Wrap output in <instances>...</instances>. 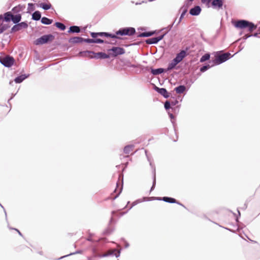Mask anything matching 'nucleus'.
Here are the masks:
<instances>
[{
    "label": "nucleus",
    "instance_id": "nucleus-25",
    "mask_svg": "<svg viewBox=\"0 0 260 260\" xmlns=\"http://www.w3.org/2000/svg\"><path fill=\"white\" fill-rule=\"evenodd\" d=\"M164 71V70L162 68H159L157 69H152L151 70V73L153 75H158L162 73H163Z\"/></svg>",
    "mask_w": 260,
    "mask_h": 260
},
{
    "label": "nucleus",
    "instance_id": "nucleus-42",
    "mask_svg": "<svg viewBox=\"0 0 260 260\" xmlns=\"http://www.w3.org/2000/svg\"><path fill=\"white\" fill-rule=\"evenodd\" d=\"M121 191V188H120L119 189V191H118V193H117L116 196H117L120 193Z\"/></svg>",
    "mask_w": 260,
    "mask_h": 260
},
{
    "label": "nucleus",
    "instance_id": "nucleus-40",
    "mask_svg": "<svg viewBox=\"0 0 260 260\" xmlns=\"http://www.w3.org/2000/svg\"><path fill=\"white\" fill-rule=\"evenodd\" d=\"M251 35H248V34H246L244 36V39H247L248 38H249V37H250Z\"/></svg>",
    "mask_w": 260,
    "mask_h": 260
},
{
    "label": "nucleus",
    "instance_id": "nucleus-21",
    "mask_svg": "<svg viewBox=\"0 0 260 260\" xmlns=\"http://www.w3.org/2000/svg\"><path fill=\"white\" fill-rule=\"evenodd\" d=\"M155 31H149V32H144L141 33L138 35L139 37H148L152 36L154 34H155Z\"/></svg>",
    "mask_w": 260,
    "mask_h": 260
},
{
    "label": "nucleus",
    "instance_id": "nucleus-15",
    "mask_svg": "<svg viewBox=\"0 0 260 260\" xmlns=\"http://www.w3.org/2000/svg\"><path fill=\"white\" fill-rule=\"evenodd\" d=\"M83 38L79 37H75L71 38L69 40V42L71 43H81L83 41Z\"/></svg>",
    "mask_w": 260,
    "mask_h": 260
},
{
    "label": "nucleus",
    "instance_id": "nucleus-2",
    "mask_svg": "<svg viewBox=\"0 0 260 260\" xmlns=\"http://www.w3.org/2000/svg\"><path fill=\"white\" fill-rule=\"evenodd\" d=\"M54 39V37L52 35H44L40 38L37 39L35 41V44L37 45L44 44L47 43L49 41H52Z\"/></svg>",
    "mask_w": 260,
    "mask_h": 260
},
{
    "label": "nucleus",
    "instance_id": "nucleus-17",
    "mask_svg": "<svg viewBox=\"0 0 260 260\" xmlns=\"http://www.w3.org/2000/svg\"><path fill=\"white\" fill-rule=\"evenodd\" d=\"M21 14H17L16 15L13 14L12 21L13 22V23L16 24V23H18L21 20Z\"/></svg>",
    "mask_w": 260,
    "mask_h": 260
},
{
    "label": "nucleus",
    "instance_id": "nucleus-33",
    "mask_svg": "<svg viewBox=\"0 0 260 260\" xmlns=\"http://www.w3.org/2000/svg\"><path fill=\"white\" fill-rule=\"evenodd\" d=\"M94 43H104V41L101 39H94Z\"/></svg>",
    "mask_w": 260,
    "mask_h": 260
},
{
    "label": "nucleus",
    "instance_id": "nucleus-46",
    "mask_svg": "<svg viewBox=\"0 0 260 260\" xmlns=\"http://www.w3.org/2000/svg\"><path fill=\"white\" fill-rule=\"evenodd\" d=\"M87 240H88V241H90V238H88Z\"/></svg>",
    "mask_w": 260,
    "mask_h": 260
},
{
    "label": "nucleus",
    "instance_id": "nucleus-47",
    "mask_svg": "<svg viewBox=\"0 0 260 260\" xmlns=\"http://www.w3.org/2000/svg\"><path fill=\"white\" fill-rule=\"evenodd\" d=\"M1 18H2V17L1 16H0V19H1Z\"/></svg>",
    "mask_w": 260,
    "mask_h": 260
},
{
    "label": "nucleus",
    "instance_id": "nucleus-16",
    "mask_svg": "<svg viewBox=\"0 0 260 260\" xmlns=\"http://www.w3.org/2000/svg\"><path fill=\"white\" fill-rule=\"evenodd\" d=\"M109 54H107L103 52H99L96 54V55L95 56V57L100 58H109L111 55H110V52H108Z\"/></svg>",
    "mask_w": 260,
    "mask_h": 260
},
{
    "label": "nucleus",
    "instance_id": "nucleus-34",
    "mask_svg": "<svg viewBox=\"0 0 260 260\" xmlns=\"http://www.w3.org/2000/svg\"><path fill=\"white\" fill-rule=\"evenodd\" d=\"M165 108L167 110L169 109L170 108V103L169 102H166V103H165Z\"/></svg>",
    "mask_w": 260,
    "mask_h": 260
},
{
    "label": "nucleus",
    "instance_id": "nucleus-5",
    "mask_svg": "<svg viewBox=\"0 0 260 260\" xmlns=\"http://www.w3.org/2000/svg\"><path fill=\"white\" fill-rule=\"evenodd\" d=\"M110 52L111 57H116L119 55H122L125 53V50L123 48L119 47H113L112 49L108 50Z\"/></svg>",
    "mask_w": 260,
    "mask_h": 260
},
{
    "label": "nucleus",
    "instance_id": "nucleus-6",
    "mask_svg": "<svg viewBox=\"0 0 260 260\" xmlns=\"http://www.w3.org/2000/svg\"><path fill=\"white\" fill-rule=\"evenodd\" d=\"M231 54L230 53H225L220 54L216 57L215 59V63L220 64L222 63L230 58Z\"/></svg>",
    "mask_w": 260,
    "mask_h": 260
},
{
    "label": "nucleus",
    "instance_id": "nucleus-44",
    "mask_svg": "<svg viewBox=\"0 0 260 260\" xmlns=\"http://www.w3.org/2000/svg\"><path fill=\"white\" fill-rule=\"evenodd\" d=\"M117 189H115V192H117Z\"/></svg>",
    "mask_w": 260,
    "mask_h": 260
},
{
    "label": "nucleus",
    "instance_id": "nucleus-8",
    "mask_svg": "<svg viewBox=\"0 0 260 260\" xmlns=\"http://www.w3.org/2000/svg\"><path fill=\"white\" fill-rule=\"evenodd\" d=\"M91 36L93 38H96L98 36H105L107 37H110L112 38H119L118 37L116 36L115 34H111L108 32H91Z\"/></svg>",
    "mask_w": 260,
    "mask_h": 260
},
{
    "label": "nucleus",
    "instance_id": "nucleus-32",
    "mask_svg": "<svg viewBox=\"0 0 260 260\" xmlns=\"http://www.w3.org/2000/svg\"><path fill=\"white\" fill-rule=\"evenodd\" d=\"M210 66L209 65H207V66H203V67H202L201 69H200V71L201 72H204L205 71H206L207 70H208V69L210 68Z\"/></svg>",
    "mask_w": 260,
    "mask_h": 260
},
{
    "label": "nucleus",
    "instance_id": "nucleus-27",
    "mask_svg": "<svg viewBox=\"0 0 260 260\" xmlns=\"http://www.w3.org/2000/svg\"><path fill=\"white\" fill-rule=\"evenodd\" d=\"M26 78V77L25 75H22L19 77H16L15 79V81L17 83H20L21 82H22L23 80H24Z\"/></svg>",
    "mask_w": 260,
    "mask_h": 260
},
{
    "label": "nucleus",
    "instance_id": "nucleus-4",
    "mask_svg": "<svg viewBox=\"0 0 260 260\" xmlns=\"http://www.w3.org/2000/svg\"><path fill=\"white\" fill-rule=\"evenodd\" d=\"M14 59L13 57L7 55L5 57H0V62L6 67H11L14 63Z\"/></svg>",
    "mask_w": 260,
    "mask_h": 260
},
{
    "label": "nucleus",
    "instance_id": "nucleus-39",
    "mask_svg": "<svg viewBox=\"0 0 260 260\" xmlns=\"http://www.w3.org/2000/svg\"><path fill=\"white\" fill-rule=\"evenodd\" d=\"M5 29H6V28H4V27H1L0 28V34L2 33Z\"/></svg>",
    "mask_w": 260,
    "mask_h": 260
},
{
    "label": "nucleus",
    "instance_id": "nucleus-26",
    "mask_svg": "<svg viewBox=\"0 0 260 260\" xmlns=\"http://www.w3.org/2000/svg\"><path fill=\"white\" fill-rule=\"evenodd\" d=\"M52 20L45 17H43L41 19L42 23L45 24H50L52 23Z\"/></svg>",
    "mask_w": 260,
    "mask_h": 260
},
{
    "label": "nucleus",
    "instance_id": "nucleus-35",
    "mask_svg": "<svg viewBox=\"0 0 260 260\" xmlns=\"http://www.w3.org/2000/svg\"><path fill=\"white\" fill-rule=\"evenodd\" d=\"M84 41L87 43H94V39H85Z\"/></svg>",
    "mask_w": 260,
    "mask_h": 260
},
{
    "label": "nucleus",
    "instance_id": "nucleus-29",
    "mask_svg": "<svg viewBox=\"0 0 260 260\" xmlns=\"http://www.w3.org/2000/svg\"><path fill=\"white\" fill-rule=\"evenodd\" d=\"M40 7L43 9L47 10L50 9L51 5L50 4L41 3Z\"/></svg>",
    "mask_w": 260,
    "mask_h": 260
},
{
    "label": "nucleus",
    "instance_id": "nucleus-36",
    "mask_svg": "<svg viewBox=\"0 0 260 260\" xmlns=\"http://www.w3.org/2000/svg\"><path fill=\"white\" fill-rule=\"evenodd\" d=\"M155 178L154 177V178H153V185H152V186L151 187V190H152L154 188V187L155 186Z\"/></svg>",
    "mask_w": 260,
    "mask_h": 260
},
{
    "label": "nucleus",
    "instance_id": "nucleus-24",
    "mask_svg": "<svg viewBox=\"0 0 260 260\" xmlns=\"http://www.w3.org/2000/svg\"><path fill=\"white\" fill-rule=\"evenodd\" d=\"M41 17V13L39 11L35 12L32 15V19L35 20H39Z\"/></svg>",
    "mask_w": 260,
    "mask_h": 260
},
{
    "label": "nucleus",
    "instance_id": "nucleus-20",
    "mask_svg": "<svg viewBox=\"0 0 260 260\" xmlns=\"http://www.w3.org/2000/svg\"><path fill=\"white\" fill-rule=\"evenodd\" d=\"M186 89V87L184 85H180L175 88L176 93L180 94L183 93Z\"/></svg>",
    "mask_w": 260,
    "mask_h": 260
},
{
    "label": "nucleus",
    "instance_id": "nucleus-9",
    "mask_svg": "<svg viewBox=\"0 0 260 260\" xmlns=\"http://www.w3.org/2000/svg\"><path fill=\"white\" fill-rule=\"evenodd\" d=\"M164 37V35H162L158 37L148 39L146 40L145 42L147 44H156L159 41L163 39Z\"/></svg>",
    "mask_w": 260,
    "mask_h": 260
},
{
    "label": "nucleus",
    "instance_id": "nucleus-22",
    "mask_svg": "<svg viewBox=\"0 0 260 260\" xmlns=\"http://www.w3.org/2000/svg\"><path fill=\"white\" fill-rule=\"evenodd\" d=\"M80 31V29L79 27L77 26H72L70 27V29L69 30V32H79Z\"/></svg>",
    "mask_w": 260,
    "mask_h": 260
},
{
    "label": "nucleus",
    "instance_id": "nucleus-3",
    "mask_svg": "<svg viewBox=\"0 0 260 260\" xmlns=\"http://www.w3.org/2000/svg\"><path fill=\"white\" fill-rule=\"evenodd\" d=\"M135 33V29L133 27H126L124 28L120 29L119 30L116 32L115 35L120 36H132Z\"/></svg>",
    "mask_w": 260,
    "mask_h": 260
},
{
    "label": "nucleus",
    "instance_id": "nucleus-23",
    "mask_svg": "<svg viewBox=\"0 0 260 260\" xmlns=\"http://www.w3.org/2000/svg\"><path fill=\"white\" fill-rule=\"evenodd\" d=\"M133 145H128L124 148L123 151L126 154H128L133 151Z\"/></svg>",
    "mask_w": 260,
    "mask_h": 260
},
{
    "label": "nucleus",
    "instance_id": "nucleus-31",
    "mask_svg": "<svg viewBox=\"0 0 260 260\" xmlns=\"http://www.w3.org/2000/svg\"><path fill=\"white\" fill-rule=\"evenodd\" d=\"M212 0H201V2L203 4H205L207 7H210V3Z\"/></svg>",
    "mask_w": 260,
    "mask_h": 260
},
{
    "label": "nucleus",
    "instance_id": "nucleus-1",
    "mask_svg": "<svg viewBox=\"0 0 260 260\" xmlns=\"http://www.w3.org/2000/svg\"><path fill=\"white\" fill-rule=\"evenodd\" d=\"M233 24L235 27L240 29H247V31L249 33L255 29L257 27L256 25L253 23L249 22L245 20H240L235 21Z\"/></svg>",
    "mask_w": 260,
    "mask_h": 260
},
{
    "label": "nucleus",
    "instance_id": "nucleus-43",
    "mask_svg": "<svg viewBox=\"0 0 260 260\" xmlns=\"http://www.w3.org/2000/svg\"><path fill=\"white\" fill-rule=\"evenodd\" d=\"M257 34H256V33L254 34V36H255V37L257 36Z\"/></svg>",
    "mask_w": 260,
    "mask_h": 260
},
{
    "label": "nucleus",
    "instance_id": "nucleus-14",
    "mask_svg": "<svg viewBox=\"0 0 260 260\" xmlns=\"http://www.w3.org/2000/svg\"><path fill=\"white\" fill-rule=\"evenodd\" d=\"M158 200H162L165 202L170 203H177V204H180L182 206V205L181 204L178 203L177 201V200L174 198L165 197H163L162 199L159 198Z\"/></svg>",
    "mask_w": 260,
    "mask_h": 260
},
{
    "label": "nucleus",
    "instance_id": "nucleus-11",
    "mask_svg": "<svg viewBox=\"0 0 260 260\" xmlns=\"http://www.w3.org/2000/svg\"><path fill=\"white\" fill-rule=\"evenodd\" d=\"M155 90H156L161 95H163L165 98H168L169 97V93L168 92L167 90L165 88H160L156 86L155 87Z\"/></svg>",
    "mask_w": 260,
    "mask_h": 260
},
{
    "label": "nucleus",
    "instance_id": "nucleus-18",
    "mask_svg": "<svg viewBox=\"0 0 260 260\" xmlns=\"http://www.w3.org/2000/svg\"><path fill=\"white\" fill-rule=\"evenodd\" d=\"M178 62L175 60L174 59L168 64V68L167 69V71H170L176 66V65L178 64Z\"/></svg>",
    "mask_w": 260,
    "mask_h": 260
},
{
    "label": "nucleus",
    "instance_id": "nucleus-38",
    "mask_svg": "<svg viewBox=\"0 0 260 260\" xmlns=\"http://www.w3.org/2000/svg\"><path fill=\"white\" fill-rule=\"evenodd\" d=\"M17 9H19V8L18 7H15L13 9L12 11L14 12L15 11H18L19 10H17Z\"/></svg>",
    "mask_w": 260,
    "mask_h": 260
},
{
    "label": "nucleus",
    "instance_id": "nucleus-30",
    "mask_svg": "<svg viewBox=\"0 0 260 260\" xmlns=\"http://www.w3.org/2000/svg\"><path fill=\"white\" fill-rule=\"evenodd\" d=\"M210 58V54L208 53L205 54L200 59V61L201 62H204Z\"/></svg>",
    "mask_w": 260,
    "mask_h": 260
},
{
    "label": "nucleus",
    "instance_id": "nucleus-19",
    "mask_svg": "<svg viewBox=\"0 0 260 260\" xmlns=\"http://www.w3.org/2000/svg\"><path fill=\"white\" fill-rule=\"evenodd\" d=\"M13 14L11 12H8L4 14V20L7 22L12 20Z\"/></svg>",
    "mask_w": 260,
    "mask_h": 260
},
{
    "label": "nucleus",
    "instance_id": "nucleus-12",
    "mask_svg": "<svg viewBox=\"0 0 260 260\" xmlns=\"http://www.w3.org/2000/svg\"><path fill=\"white\" fill-rule=\"evenodd\" d=\"M211 4L214 8H220L223 5V0H213Z\"/></svg>",
    "mask_w": 260,
    "mask_h": 260
},
{
    "label": "nucleus",
    "instance_id": "nucleus-45",
    "mask_svg": "<svg viewBox=\"0 0 260 260\" xmlns=\"http://www.w3.org/2000/svg\"><path fill=\"white\" fill-rule=\"evenodd\" d=\"M106 255H107V254H104L103 256H106Z\"/></svg>",
    "mask_w": 260,
    "mask_h": 260
},
{
    "label": "nucleus",
    "instance_id": "nucleus-28",
    "mask_svg": "<svg viewBox=\"0 0 260 260\" xmlns=\"http://www.w3.org/2000/svg\"><path fill=\"white\" fill-rule=\"evenodd\" d=\"M55 25L61 30H64L66 29V26L62 23L56 22Z\"/></svg>",
    "mask_w": 260,
    "mask_h": 260
},
{
    "label": "nucleus",
    "instance_id": "nucleus-41",
    "mask_svg": "<svg viewBox=\"0 0 260 260\" xmlns=\"http://www.w3.org/2000/svg\"><path fill=\"white\" fill-rule=\"evenodd\" d=\"M14 230H16L20 236H22L21 233L18 230L16 229H15Z\"/></svg>",
    "mask_w": 260,
    "mask_h": 260
},
{
    "label": "nucleus",
    "instance_id": "nucleus-10",
    "mask_svg": "<svg viewBox=\"0 0 260 260\" xmlns=\"http://www.w3.org/2000/svg\"><path fill=\"white\" fill-rule=\"evenodd\" d=\"M187 55L186 52L184 50H182L180 51V53H178L176 56V57L174 58L175 60H176L178 63H179L180 62H181L183 59Z\"/></svg>",
    "mask_w": 260,
    "mask_h": 260
},
{
    "label": "nucleus",
    "instance_id": "nucleus-37",
    "mask_svg": "<svg viewBox=\"0 0 260 260\" xmlns=\"http://www.w3.org/2000/svg\"><path fill=\"white\" fill-rule=\"evenodd\" d=\"M194 0H187V5H191V3L192 1H193Z\"/></svg>",
    "mask_w": 260,
    "mask_h": 260
},
{
    "label": "nucleus",
    "instance_id": "nucleus-13",
    "mask_svg": "<svg viewBox=\"0 0 260 260\" xmlns=\"http://www.w3.org/2000/svg\"><path fill=\"white\" fill-rule=\"evenodd\" d=\"M201 11V8L199 6H196L190 10L189 13L191 15H198L200 13Z\"/></svg>",
    "mask_w": 260,
    "mask_h": 260
},
{
    "label": "nucleus",
    "instance_id": "nucleus-7",
    "mask_svg": "<svg viewBox=\"0 0 260 260\" xmlns=\"http://www.w3.org/2000/svg\"><path fill=\"white\" fill-rule=\"evenodd\" d=\"M27 27L28 24L25 22H22L17 24L16 23V24L14 25L11 28V32L18 31L22 29L26 28Z\"/></svg>",
    "mask_w": 260,
    "mask_h": 260
}]
</instances>
